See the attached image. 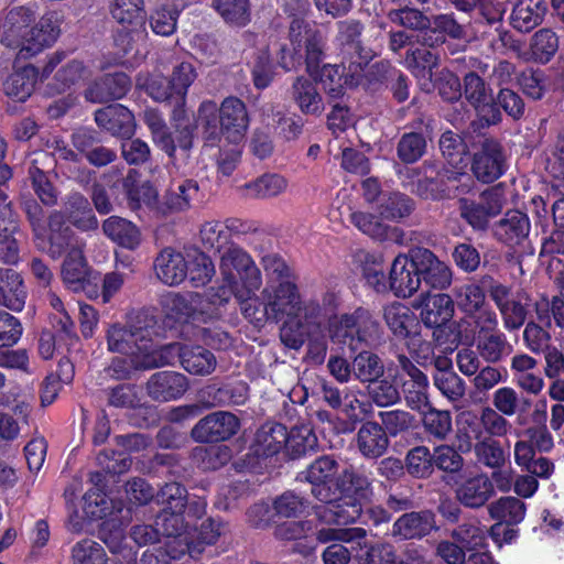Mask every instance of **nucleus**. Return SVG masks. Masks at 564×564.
<instances>
[{
    "mask_svg": "<svg viewBox=\"0 0 564 564\" xmlns=\"http://www.w3.org/2000/svg\"><path fill=\"white\" fill-rule=\"evenodd\" d=\"M156 502L163 506L162 510L186 511L189 519H200L206 513V501L188 499L186 488L178 482L165 484L156 494Z\"/></svg>",
    "mask_w": 564,
    "mask_h": 564,
    "instance_id": "21",
    "label": "nucleus"
},
{
    "mask_svg": "<svg viewBox=\"0 0 564 564\" xmlns=\"http://www.w3.org/2000/svg\"><path fill=\"white\" fill-rule=\"evenodd\" d=\"M37 79V70L32 65H26L12 73L3 83L7 96L17 101L26 100L34 90Z\"/></svg>",
    "mask_w": 564,
    "mask_h": 564,
    "instance_id": "40",
    "label": "nucleus"
},
{
    "mask_svg": "<svg viewBox=\"0 0 564 564\" xmlns=\"http://www.w3.org/2000/svg\"><path fill=\"white\" fill-rule=\"evenodd\" d=\"M390 288L399 297L412 296L421 285V275L419 264L415 262V250L411 258L405 254H399L394 258L390 275Z\"/></svg>",
    "mask_w": 564,
    "mask_h": 564,
    "instance_id": "22",
    "label": "nucleus"
},
{
    "mask_svg": "<svg viewBox=\"0 0 564 564\" xmlns=\"http://www.w3.org/2000/svg\"><path fill=\"white\" fill-rule=\"evenodd\" d=\"M454 304L465 316L487 305L484 289L475 282L456 285L453 290Z\"/></svg>",
    "mask_w": 564,
    "mask_h": 564,
    "instance_id": "46",
    "label": "nucleus"
},
{
    "mask_svg": "<svg viewBox=\"0 0 564 564\" xmlns=\"http://www.w3.org/2000/svg\"><path fill=\"white\" fill-rule=\"evenodd\" d=\"M239 419L231 412L216 411L200 419L192 429L191 436L199 443L224 442L239 430Z\"/></svg>",
    "mask_w": 564,
    "mask_h": 564,
    "instance_id": "16",
    "label": "nucleus"
},
{
    "mask_svg": "<svg viewBox=\"0 0 564 564\" xmlns=\"http://www.w3.org/2000/svg\"><path fill=\"white\" fill-rule=\"evenodd\" d=\"M440 149L444 158H446L448 163L454 167L465 165L467 145L465 144L460 135L452 131L444 132L440 139Z\"/></svg>",
    "mask_w": 564,
    "mask_h": 564,
    "instance_id": "62",
    "label": "nucleus"
},
{
    "mask_svg": "<svg viewBox=\"0 0 564 564\" xmlns=\"http://www.w3.org/2000/svg\"><path fill=\"white\" fill-rule=\"evenodd\" d=\"M434 528V516L430 511L402 514L392 525V535L401 539H417L427 535Z\"/></svg>",
    "mask_w": 564,
    "mask_h": 564,
    "instance_id": "37",
    "label": "nucleus"
},
{
    "mask_svg": "<svg viewBox=\"0 0 564 564\" xmlns=\"http://www.w3.org/2000/svg\"><path fill=\"white\" fill-rule=\"evenodd\" d=\"M219 271L225 282L220 289L219 304L229 300L238 276L249 294L257 292L262 284L261 272L251 256L237 245L225 248L220 256Z\"/></svg>",
    "mask_w": 564,
    "mask_h": 564,
    "instance_id": "7",
    "label": "nucleus"
},
{
    "mask_svg": "<svg viewBox=\"0 0 564 564\" xmlns=\"http://www.w3.org/2000/svg\"><path fill=\"white\" fill-rule=\"evenodd\" d=\"M463 322L471 326L473 332L477 333L478 337L499 329L497 313L488 304L465 316Z\"/></svg>",
    "mask_w": 564,
    "mask_h": 564,
    "instance_id": "63",
    "label": "nucleus"
},
{
    "mask_svg": "<svg viewBox=\"0 0 564 564\" xmlns=\"http://www.w3.org/2000/svg\"><path fill=\"white\" fill-rule=\"evenodd\" d=\"M0 279L4 284L3 288H1V305L9 310L20 312L24 307L26 297V292L20 274L12 269H7L1 272Z\"/></svg>",
    "mask_w": 564,
    "mask_h": 564,
    "instance_id": "44",
    "label": "nucleus"
},
{
    "mask_svg": "<svg viewBox=\"0 0 564 564\" xmlns=\"http://www.w3.org/2000/svg\"><path fill=\"white\" fill-rule=\"evenodd\" d=\"M171 349L177 351L182 367L194 376H208L217 367L215 355L202 346L171 345Z\"/></svg>",
    "mask_w": 564,
    "mask_h": 564,
    "instance_id": "30",
    "label": "nucleus"
},
{
    "mask_svg": "<svg viewBox=\"0 0 564 564\" xmlns=\"http://www.w3.org/2000/svg\"><path fill=\"white\" fill-rule=\"evenodd\" d=\"M11 176L12 173L8 165L0 166V236L13 235L17 229V219L10 203L7 200L6 193L7 182Z\"/></svg>",
    "mask_w": 564,
    "mask_h": 564,
    "instance_id": "56",
    "label": "nucleus"
},
{
    "mask_svg": "<svg viewBox=\"0 0 564 564\" xmlns=\"http://www.w3.org/2000/svg\"><path fill=\"white\" fill-rule=\"evenodd\" d=\"M73 564H107V554L96 541L84 539L72 549Z\"/></svg>",
    "mask_w": 564,
    "mask_h": 564,
    "instance_id": "58",
    "label": "nucleus"
},
{
    "mask_svg": "<svg viewBox=\"0 0 564 564\" xmlns=\"http://www.w3.org/2000/svg\"><path fill=\"white\" fill-rule=\"evenodd\" d=\"M512 429L507 416L489 405L479 413L463 411L457 417L458 447L463 452L471 449L473 438H496L506 436Z\"/></svg>",
    "mask_w": 564,
    "mask_h": 564,
    "instance_id": "6",
    "label": "nucleus"
},
{
    "mask_svg": "<svg viewBox=\"0 0 564 564\" xmlns=\"http://www.w3.org/2000/svg\"><path fill=\"white\" fill-rule=\"evenodd\" d=\"M129 89L130 80L126 74H107L87 88L85 97L91 102H108L122 98Z\"/></svg>",
    "mask_w": 564,
    "mask_h": 564,
    "instance_id": "29",
    "label": "nucleus"
},
{
    "mask_svg": "<svg viewBox=\"0 0 564 564\" xmlns=\"http://www.w3.org/2000/svg\"><path fill=\"white\" fill-rule=\"evenodd\" d=\"M366 530L362 528H333L323 527L316 531V540L322 544H328L322 553L324 564H348L351 558L350 550L344 543L357 542L365 554H358L365 564H376L377 557L382 553L391 554L390 547L384 545L368 546L365 542Z\"/></svg>",
    "mask_w": 564,
    "mask_h": 564,
    "instance_id": "3",
    "label": "nucleus"
},
{
    "mask_svg": "<svg viewBox=\"0 0 564 564\" xmlns=\"http://www.w3.org/2000/svg\"><path fill=\"white\" fill-rule=\"evenodd\" d=\"M290 95L304 115L319 116L324 111L323 97L316 84L305 76H297L293 80Z\"/></svg>",
    "mask_w": 564,
    "mask_h": 564,
    "instance_id": "34",
    "label": "nucleus"
},
{
    "mask_svg": "<svg viewBox=\"0 0 564 564\" xmlns=\"http://www.w3.org/2000/svg\"><path fill=\"white\" fill-rule=\"evenodd\" d=\"M25 212L34 231L37 249L48 253L53 259H58L70 239V229L65 226L64 216L58 212L52 213L46 229L41 224L42 209L35 202H26Z\"/></svg>",
    "mask_w": 564,
    "mask_h": 564,
    "instance_id": "9",
    "label": "nucleus"
},
{
    "mask_svg": "<svg viewBox=\"0 0 564 564\" xmlns=\"http://www.w3.org/2000/svg\"><path fill=\"white\" fill-rule=\"evenodd\" d=\"M198 197V184L193 180H186L176 187L171 188L163 198V206H160V214L183 212L191 207L192 202Z\"/></svg>",
    "mask_w": 564,
    "mask_h": 564,
    "instance_id": "41",
    "label": "nucleus"
},
{
    "mask_svg": "<svg viewBox=\"0 0 564 564\" xmlns=\"http://www.w3.org/2000/svg\"><path fill=\"white\" fill-rule=\"evenodd\" d=\"M36 12L29 7H17L9 11L2 43L14 51L17 59H29L46 47L53 45L59 36L61 30L53 13L43 15L35 21Z\"/></svg>",
    "mask_w": 564,
    "mask_h": 564,
    "instance_id": "1",
    "label": "nucleus"
},
{
    "mask_svg": "<svg viewBox=\"0 0 564 564\" xmlns=\"http://www.w3.org/2000/svg\"><path fill=\"white\" fill-rule=\"evenodd\" d=\"M104 234L118 246L133 250L141 242L138 227L124 218L111 216L102 223Z\"/></svg>",
    "mask_w": 564,
    "mask_h": 564,
    "instance_id": "39",
    "label": "nucleus"
},
{
    "mask_svg": "<svg viewBox=\"0 0 564 564\" xmlns=\"http://www.w3.org/2000/svg\"><path fill=\"white\" fill-rule=\"evenodd\" d=\"M545 13L544 0H517L510 14V23L514 30L528 33L543 22Z\"/></svg>",
    "mask_w": 564,
    "mask_h": 564,
    "instance_id": "35",
    "label": "nucleus"
},
{
    "mask_svg": "<svg viewBox=\"0 0 564 564\" xmlns=\"http://www.w3.org/2000/svg\"><path fill=\"white\" fill-rule=\"evenodd\" d=\"M464 95L486 126L500 120V113L494 106L491 88L474 72L467 73L464 77Z\"/></svg>",
    "mask_w": 564,
    "mask_h": 564,
    "instance_id": "19",
    "label": "nucleus"
},
{
    "mask_svg": "<svg viewBox=\"0 0 564 564\" xmlns=\"http://www.w3.org/2000/svg\"><path fill=\"white\" fill-rule=\"evenodd\" d=\"M290 42L294 54L290 61L285 56L281 57V66L290 70L295 66V61L302 57V47L305 51L306 70L310 75L318 72L319 64L324 58L326 46V36L322 31L311 28L308 22L300 17L292 19L289 30Z\"/></svg>",
    "mask_w": 564,
    "mask_h": 564,
    "instance_id": "8",
    "label": "nucleus"
},
{
    "mask_svg": "<svg viewBox=\"0 0 564 564\" xmlns=\"http://www.w3.org/2000/svg\"><path fill=\"white\" fill-rule=\"evenodd\" d=\"M477 460L491 469H500L505 464V452L496 438H473Z\"/></svg>",
    "mask_w": 564,
    "mask_h": 564,
    "instance_id": "50",
    "label": "nucleus"
},
{
    "mask_svg": "<svg viewBox=\"0 0 564 564\" xmlns=\"http://www.w3.org/2000/svg\"><path fill=\"white\" fill-rule=\"evenodd\" d=\"M336 30L334 43L349 59L348 69L354 75H361L364 67L373 56L372 51L362 45L364 23L356 19H346L336 23Z\"/></svg>",
    "mask_w": 564,
    "mask_h": 564,
    "instance_id": "12",
    "label": "nucleus"
},
{
    "mask_svg": "<svg viewBox=\"0 0 564 564\" xmlns=\"http://www.w3.org/2000/svg\"><path fill=\"white\" fill-rule=\"evenodd\" d=\"M110 13L122 25H142L145 20L144 2L143 0H113Z\"/></svg>",
    "mask_w": 564,
    "mask_h": 564,
    "instance_id": "48",
    "label": "nucleus"
},
{
    "mask_svg": "<svg viewBox=\"0 0 564 564\" xmlns=\"http://www.w3.org/2000/svg\"><path fill=\"white\" fill-rule=\"evenodd\" d=\"M158 279L173 286L182 283L187 276V260L173 248L163 249L154 260Z\"/></svg>",
    "mask_w": 564,
    "mask_h": 564,
    "instance_id": "28",
    "label": "nucleus"
},
{
    "mask_svg": "<svg viewBox=\"0 0 564 564\" xmlns=\"http://www.w3.org/2000/svg\"><path fill=\"white\" fill-rule=\"evenodd\" d=\"M98 127L112 135L130 139L135 131V121L132 112L120 104L101 108L95 113Z\"/></svg>",
    "mask_w": 564,
    "mask_h": 564,
    "instance_id": "24",
    "label": "nucleus"
},
{
    "mask_svg": "<svg viewBox=\"0 0 564 564\" xmlns=\"http://www.w3.org/2000/svg\"><path fill=\"white\" fill-rule=\"evenodd\" d=\"M217 111L219 137L228 143H240L249 127V116L243 101L237 97H227L219 108L216 107Z\"/></svg>",
    "mask_w": 564,
    "mask_h": 564,
    "instance_id": "15",
    "label": "nucleus"
},
{
    "mask_svg": "<svg viewBox=\"0 0 564 564\" xmlns=\"http://www.w3.org/2000/svg\"><path fill=\"white\" fill-rule=\"evenodd\" d=\"M215 273V265L206 253L195 251L193 254H188L187 275L194 286L206 285Z\"/></svg>",
    "mask_w": 564,
    "mask_h": 564,
    "instance_id": "55",
    "label": "nucleus"
},
{
    "mask_svg": "<svg viewBox=\"0 0 564 564\" xmlns=\"http://www.w3.org/2000/svg\"><path fill=\"white\" fill-rule=\"evenodd\" d=\"M310 327L295 316L284 318L280 339L289 348L300 349L310 335Z\"/></svg>",
    "mask_w": 564,
    "mask_h": 564,
    "instance_id": "59",
    "label": "nucleus"
},
{
    "mask_svg": "<svg viewBox=\"0 0 564 564\" xmlns=\"http://www.w3.org/2000/svg\"><path fill=\"white\" fill-rule=\"evenodd\" d=\"M425 431L437 440H445L452 432V416L448 411L430 408L423 414Z\"/></svg>",
    "mask_w": 564,
    "mask_h": 564,
    "instance_id": "61",
    "label": "nucleus"
},
{
    "mask_svg": "<svg viewBox=\"0 0 564 564\" xmlns=\"http://www.w3.org/2000/svg\"><path fill=\"white\" fill-rule=\"evenodd\" d=\"M383 321L398 339H402L409 352L419 364H424L433 356L432 344L421 336V322L405 304L393 302L383 307Z\"/></svg>",
    "mask_w": 564,
    "mask_h": 564,
    "instance_id": "4",
    "label": "nucleus"
},
{
    "mask_svg": "<svg viewBox=\"0 0 564 564\" xmlns=\"http://www.w3.org/2000/svg\"><path fill=\"white\" fill-rule=\"evenodd\" d=\"M446 36L455 40L463 39L464 26L452 14H436L430 19L427 28L420 33L419 41L423 46L436 47L446 42Z\"/></svg>",
    "mask_w": 564,
    "mask_h": 564,
    "instance_id": "26",
    "label": "nucleus"
},
{
    "mask_svg": "<svg viewBox=\"0 0 564 564\" xmlns=\"http://www.w3.org/2000/svg\"><path fill=\"white\" fill-rule=\"evenodd\" d=\"M405 64L414 76L431 82L433 69L440 64V57L426 47H417L406 55Z\"/></svg>",
    "mask_w": 564,
    "mask_h": 564,
    "instance_id": "53",
    "label": "nucleus"
},
{
    "mask_svg": "<svg viewBox=\"0 0 564 564\" xmlns=\"http://www.w3.org/2000/svg\"><path fill=\"white\" fill-rule=\"evenodd\" d=\"M66 213L69 221L83 231L95 230L98 227V220L94 215L88 199L79 194L73 193L68 196Z\"/></svg>",
    "mask_w": 564,
    "mask_h": 564,
    "instance_id": "43",
    "label": "nucleus"
},
{
    "mask_svg": "<svg viewBox=\"0 0 564 564\" xmlns=\"http://www.w3.org/2000/svg\"><path fill=\"white\" fill-rule=\"evenodd\" d=\"M194 520L187 518L186 511L161 510L156 516L154 523L160 534L172 538L166 545V554L171 558H180L185 553L195 557L202 553L188 536L187 529Z\"/></svg>",
    "mask_w": 564,
    "mask_h": 564,
    "instance_id": "10",
    "label": "nucleus"
},
{
    "mask_svg": "<svg viewBox=\"0 0 564 564\" xmlns=\"http://www.w3.org/2000/svg\"><path fill=\"white\" fill-rule=\"evenodd\" d=\"M530 50L535 61L547 63L558 50L556 33L547 28L538 30L530 40Z\"/></svg>",
    "mask_w": 564,
    "mask_h": 564,
    "instance_id": "52",
    "label": "nucleus"
},
{
    "mask_svg": "<svg viewBox=\"0 0 564 564\" xmlns=\"http://www.w3.org/2000/svg\"><path fill=\"white\" fill-rule=\"evenodd\" d=\"M149 332L144 327L112 324L106 332L107 347L111 352L138 357L148 351Z\"/></svg>",
    "mask_w": 564,
    "mask_h": 564,
    "instance_id": "17",
    "label": "nucleus"
},
{
    "mask_svg": "<svg viewBox=\"0 0 564 564\" xmlns=\"http://www.w3.org/2000/svg\"><path fill=\"white\" fill-rule=\"evenodd\" d=\"M317 447V437L306 425L293 427L288 432L286 451L293 456L305 455Z\"/></svg>",
    "mask_w": 564,
    "mask_h": 564,
    "instance_id": "60",
    "label": "nucleus"
},
{
    "mask_svg": "<svg viewBox=\"0 0 564 564\" xmlns=\"http://www.w3.org/2000/svg\"><path fill=\"white\" fill-rule=\"evenodd\" d=\"M506 169V158L499 142L486 139L475 153L471 170L482 183H491L499 178Z\"/></svg>",
    "mask_w": 564,
    "mask_h": 564,
    "instance_id": "20",
    "label": "nucleus"
},
{
    "mask_svg": "<svg viewBox=\"0 0 564 564\" xmlns=\"http://www.w3.org/2000/svg\"><path fill=\"white\" fill-rule=\"evenodd\" d=\"M454 300L445 293H436L427 296L421 311V321L429 327L445 325L454 316Z\"/></svg>",
    "mask_w": 564,
    "mask_h": 564,
    "instance_id": "38",
    "label": "nucleus"
},
{
    "mask_svg": "<svg viewBox=\"0 0 564 564\" xmlns=\"http://www.w3.org/2000/svg\"><path fill=\"white\" fill-rule=\"evenodd\" d=\"M383 372V362L373 352L361 351L352 360V375L360 382H375Z\"/></svg>",
    "mask_w": 564,
    "mask_h": 564,
    "instance_id": "49",
    "label": "nucleus"
},
{
    "mask_svg": "<svg viewBox=\"0 0 564 564\" xmlns=\"http://www.w3.org/2000/svg\"><path fill=\"white\" fill-rule=\"evenodd\" d=\"M338 474V463L330 456H323L313 462L306 470V479L312 484V495L324 502L313 508L316 519L325 525H347L361 517L359 505H348L347 501H334L333 488H336L335 477Z\"/></svg>",
    "mask_w": 564,
    "mask_h": 564,
    "instance_id": "2",
    "label": "nucleus"
},
{
    "mask_svg": "<svg viewBox=\"0 0 564 564\" xmlns=\"http://www.w3.org/2000/svg\"><path fill=\"white\" fill-rule=\"evenodd\" d=\"M491 402V408L506 416H513L519 411L521 402L525 406H530L531 404L528 399L521 400L517 390L509 386L498 388L492 393Z\"/></svg>",
    "mask_w": 564,
    "mask_h": 564,
    "instance_id": "57",
    "label": "nucleus"
},
{
    "mask_svg": "<svg viewBox=\"0 0 564 564\" xmlns=\"http://www.w3.org/2000/svg\"><path fill=\"white\" fill-rule=\"evenodd\" d=\"M300 292L294 281L267 282L261 292L268 318L280 322L294 316L300 310Z\"/></svg>",
    "mask_w": 564,
    "mask_h": 564,
    "instance_id": "14",
    "label": "nucleus"
},
{
    "mask_svg": "<svg viewBox=\"0 0 564 564\" xmlns=\"http://www.w3.org/2000/svg\"><path fill=\"white\" fill-rule=\"evenodd\" d=\"M356 444L364 457L378 458L386 453L389 438L379 423L368 421L358 430Z\"/></svg>",
    "mask_w": 564,
    "mask_h": 564,
    "instance_id": "36",
    "label": "nucleus"
},
{
    "mask_svg": "<svg viewBox=\"0 0 564 564\" xmlns=\"http://www.w3.org/2000/svg\"><path fill=\"white\" fill-rule=\"evenodd\" d=\"M525 503L511 496L500 497L488 506V513L491 519L497 520L490 529L491 536L497 540L498 531L502 523L514 525L523 521L525 517Z\"/></svg>",
    "mask_w": 564,
    "mask_h": 564,
    "instance_id": "31",
    "label": "nucleus"
},
{
    "mask_svg": "<svg viewBox=\"0 0 564 564\" xmlns=\"http://www.w3.org/2000/svg\"><path fill=\"white\" fill-rule=\"evenodd\" d=\"M327 330L332 343L355 351L361 343H368L377 337L379 323L368 310L357 307L350 313L330 316Z\"/></svg>",
    "mask_w": 564,
    "mask_h": 564,
    "instance_id": "5",
    "label": "nucleus"
},
{
    "mask_svg": "<svg viewBox=\"0 0 564 564\" xmlns=\"http://www.w3.org/2000/svg\"><path fill=\"white\" fill-rule=\"evenodd\" d=\"M415 262L419 264L421 281H424L427 286L445 290L451 285V268L429 249H416Z\"/></svg>",
    "mask_w": 564,
    "mask_h": 564,
    "instance_id": "23",
    "label": "nucleus"
},
{
    "mask_svg": "<svg viewBox=\"0 0 564 564\" xmlns=\"http://www.w3.org/2000/svg\"><path fill=\"white\" fill-rule=\"evenodd\" d=\"M144 122L151 131L153 142L171 159L175 156L176 149L187 152L193 145V128L189 123H178L171 132L163 118L153 109L144 111Z\"/></svg>",
    "mask_w": 564,
    "mask_h": 564,
    "instance_id": "13",
    "label": "nucleus"
},
{
    "mask_svg": "<svg viewBox=\"0 0 564 564\" xmlns=\"http://www.w3.org/2000/svg\"><path fill=\"white\" fill-rule=\"evenodd\" d=\"M198 120L203 126V135L206 145L218 147V170L226 176L230 175L240 161L241 149L239 143H228L219 137L216 117V104L204 101L198 108Z\"/></svg>",
    "mask_w": 564,
    "mask_h": 564,
    "instance_id": "11",
    "label": "nucleus"
},
{
    "mask_svg": "<svg viewBox=\"0 0 564 564\" xmlns=\"http://www.w3.org/2000/svg\"><path fill=\"white\" fill-rule=\"evenodd\" d=\"M69 249L62 268V276L65 284L74 291L82 288L86 280L88 268L83 254L82 242L70 231L69 243L65 246L63 253Z\"/></svg>",
    "mask_w": 564,
    "mask_h": 564,
    "instance_id": "32",
    "label": "nucleus"
},
{
    "mask_svg": "<svg viewBox=\"0 0 564 564\" xmlns=\"http://www.w3.org/2000/svg\"><path fill=\"white\" fill-rule=\"evenodd\" d=\"M336 488L347 495L345 498L334 499V501H347L348 505H359L371 499L373 490L370 478L364 473L356 469H345L338 480Z\"/></svg>",
    "mask_w": 564,
    "mask_h": 564,
    "instance_id": "27",
    "label": "nucleus"
},
{
    "mask_svg": "<svg viewBox=\"0 0 564 564\" xmlns=\"http://www.w3.org/2000/svg\"><path fill=\"white\" fill-rule=\"evenodd\" d=\"M401 388L404 401L411 410L423 412L429 408V379L426 376L401 380Z\"/></svg>",
    "mask_w": 564,
    "mask_h": 564,
    "instance_id": "51",
    "label": "nucleus"
},
{
    "mask_svg": "<svg viewBox=\"0 0 564 564\" xmlns=\"http://www.w3.org/2000/svg\"><path fill=\"white\" fill-rule=\"evenodd\" d=\"M405 466L412 476L427 477L433 471V455L426 446H416L406 454Z\"/></svg>",
    "mask_w": 564,
    "mask_h": 564,
    "instance_id": "64",
    "label": "nucleus"
},
{
    "mask_svg": "<svg viewBox=\"0 0 564 564\" xmlns=\"http://www.w3.org/2000/svg\"><path fill=\"white\" fill-rule=\"evenodd\" d=\"M288 180L275 173L263 174L245 185L248 195L253 198H272L281 195L288 188Z\"/></svg>",
    "mask_w": 564,
    "mask_h": 564,
    "instance_id": "47",
    "label": "nucleus"
},
{
    "mask_svg": "<svg viewBox=\"0 0 564 564\" xmlns=\"http://www.w3.org/2000/svg\"><path fill=\"white\" fill-rule=\"evenodd\" d=\"M213 7L227 23L243 26L250 21L249 0H213Z\"/></svg>",
    "mask_w": 564,
    "mask_h": 564,
    "instance_id": "54",
    "label": "nucleus"
},
{
    "mask_svg": "<svg viewBox=\"0 0 564 564\" xmlns=\"http://www.w3.org/2000/svg\"><path fill=\"white\" fill-rule=\"evenodd\" d=\"M257 452L264 456L278 454L288 447V430L282 424H273L261 427L256 436Z\"/></svg>",
    "mask_w": 564,
    "mask_h": 564,
    "instance_id": "45",
    "label": "nucleus"
},
{
    "mask_svg": "<svg viewBox=\"0 0 564 564\" xmlns=\"http://www.w3.org/2000/svg\"><path fill=\"white\" fill-rule=\"evenodd\" d=\"M496 495L495 485L486 473H471L462 478L455 488V498L466 508L479 509Z\"/></svg>",
    "mask_w": 564,
    "mask_h": 564,
    "instance_id": "18",
    "label": "nucleus"
},
{
    "mask_svg": "<svg viewBox=\"0 0 564 564\" xmlns=\"http://www.w3.org/2000/svg\"><path fill=\"white\" fill-rule=\"evenodd\" d=\"M530 232V221L525 214L519 210H509L503 218L494 226L495 237L508 245H520Z\"/></svg>",
    "mask_w": 564,
    "mask_h": 564,
    "instance_id": "33",
    "label": "nucleus"
},
{
    "mask_svg": "<svg viewBox=\"0 0 564 564\" xmlns=\"http://www.w3.org/2000/svg\"><path fill=\"white\" fill-rule=\"evenodd\" d=\"M477 350L485 361L497 364L511 355L513 347L506 334L498 329L478 337Z\"/></svg>",
    "mask_w": 564,
    "mask_h": 564,
    "instance_id": "42",
    "label": "nucleus"
},
{
    "mask_svg": "<svg viewBox=\"0 0 564 564\" xmlns=\"http://www.w3.org/2000/svg\"><path fill=\"white\" fill-rule=\"evenodd\" d=\"M186 376L175 371L154 373L147 383L149 395L155 401H171L181 398L188 389Z\"/></svg>",
    "mask_w": 564,
    "mask_h": 564,
    "instance_id": "25",
    "label": "nucleus"
}]
</instances>
